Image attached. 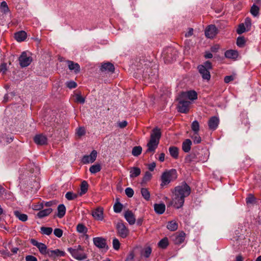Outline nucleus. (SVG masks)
Here are the masks:
<instances>
[{
	"instance_id": "dca6fc26",
	"label": "nucleus",
	"mask_w": 261,
	"mask_h": 261,
	"mask_svg": "<svg viewBox=\"0 0 261 261\" xmlns=\"http://www.w3.org/2000/svg\"><path fill=\"white\" fill-rule=\"evenodd\" d=\"M124 217L130 225L135 224L136 222V218L134 214L131 211L127 210L126 211L124 214Z\"/></svg>"
},
{
	"instance_id": "cd10ccee",
	"label": "nucleus",
	"mask_w": 261,
	"mask_h": 261,
	"mask_svg": "<svg viewBox=\"0 0 261 261\" xmlns=\"http://www.w3.org/2000/svg\"><path fill=\"white\" fill-rule=\"evenodd\" d=\"M169 151L172 157L177 159L178 156V149L177 147L171 146L169 147Z\"/></svg>"
},
{
	"instance_id": "4d7b16f0",
	"label": "nucleus",
	"mask_w": 261,
	"mask_h": 261,
	"mask_svg": "<svg viewBox=\"0 0 261 261\" xmlns=\"http://www.w3.org/2000/svg\"><path fill=\"white\" fill-rule=\"evenodd\" d=\"M134 251L132 250L129 253L125 261H134Z\"/></svg>"
},
{
	"instance_id": "79ce46f5",
	"label": "nucleus",
	"mask_w": 261,
	"mask_h": 261,
	"mask_svg": "<svg viewBox=\"0 0 261 261\" xmlns=\"http://www.w3.org/2000/svg\"><path fill=\"white\" fill-rule=\"evenodd\" d=\"M245 39L244 37H239L237 39V44L240 47H243L245 43Z\"/></svg>"
},
{
	"instance_id": "473e14b6",
	"label": "nucleus",
	"mask_w": 261,
	"mask_h": 261,
	"mask_svg": "<svg viewBox=\"0 0 261 261\" xmlns=\"http://www.w3.org/2000/svg\"><path fill=\"white\" fill-rule=\"evenodd\" d=\"M14 214L21 221L25 222L28 220V216L26 214H21L19 211H15Z\"/></svg>"
},
{
	"instance_id": "e433bc0d",
	"label": "nucleus",
	"mask_w": 261,
	"mask_h": 261,
	"mask_svg": "<svg viewBox=\"0 0 261 261\" xmlns=\"http://www.w3.org/2000/svg\"><path fill=\"white\" fill-rule=\"evenodd\" d=\"M141 193L143 197L146 200H148L150 199V193L146 188H142L141 190Z\"/></svg>"
},
{
	"instance_id": "412c9836",
	"label": "nucleus",
	"mask_w": 261,
	"mask_h": 261,
	"mask_svg": "<svg viewBox=\"0 0 261 261\" xmlns=\"http://www.w3.org/2000/svg\"><path fill=\"white\" fill-rule=\"evenodd\" d=\"M114 70L115 67L114 65L110 62L105 63L102 64L100 68V70L101 71L114 72Z\"/></svg>"
},
{
	"instance_id": "f8f14e48",
	"label": "nucleus",
	"mask_w": 261,
	"mask_h": 261,
	"mask_svg": "<svg viewBox=\"0 0 261 261\" xmlns=\"http://www.w3.org/2000/svg\"><path fill=\"white\" fill-rule=\"evenodd\" d=\"M180 95L181 98H185V99L188 98L190 100H195L197 98V94L194 90H191L187 92H182Z\"/></svg>"
},
{
	"instance_id": "680f3d73",
	"label": "nucleus",
	"mask_w": 261,
	"mask_h": 261,
	"mask_svg": "<svg viewBox=\"0 0 261 261\" xmlns=\"http://www.w3.org/2000/svg\"><path fill=\"white\" fill-rule=\"evenodd\" d=\"M76 101L81 103H84L85 101L84 97H82L80 94H76Z\"/></svg>"
},
{
	"instance_id": "9d476101",
	"label": "nucleus",
	"mask_w": 261,
	"mask_h": 261,
	"mask_svg": "<svg viewBox=\"0 0 261 261\" xmlns=\"http://www.w3.org/2000/svg\"><path fill=\"white\" fill-rule=\"evenodd\" d=\"M19 61L21 67H25L31 64L32 58L28 57L26 53L23 52L19 58Z\"/></svg>"
},
{
	"instance_id": "4c0bfd02",
	"label": "nucleus",
	"mask_w": 261,
	"mask_h": 261,
	"mask_svg": "<svg viewBox=\"0 0 261 261\" xmlns=\"http://www.w3.org/2000/svg\"><path fill=\"white\" fill-rule=\"evenodd\" d=\"M259 8L255 5H253L250 9V13L251 14L256 17L257 16L259 13Z\"/></svg>"
},
{
	"instance_id": "7c9ffc66",
	"label": "nucleus",
	"mask_w": 261,
	"mask_h": 261,
	"mask_svg": "<svg viewBox=\"0 0 261 261\" xmlns=\"http://www.w3.org/2000/svg\"><path fill=\"white\" fill-rule=\"evenodd\" d=\"M152 177V174L149 171H146L143 176L141 184L143 186L148 181H149Z\"/></svg>"
},
{
	"instance_id": "b1692460",
	"label": "nucleus",
	"mask_w": 261,
	"mask_h": 261,
	"mask_svg": "<svg viewBox=\"0 0 261 261\" xmlns=\"http://www.w3.org/2000/svg\"><path fill=\"white\" fill-rule=\"evenodd\" d=\"M192 145L191 140L187 139L182 144V149L185 152H189L190 151Z\"/></svg>"
},
{
	"instance_id": "8fccbe9b",
	"label": "nucleus",
	"mask_w": 261,
	"mask_h": 261,
	"mask_svg": "<svg viewBox=\"0 0 261 261\" xmlns=\"http://www.w3.org/2000/svg\"><path fill=\"white\" fill-rule=\"evenodd\" d=\"M193 139V141L195 143L198 144L201 142V138L199 136L198 133H194V134L193 135V137H192Z\"/></svg>"
},
{
	"instance_id": "13d9d810",
	"label": "nucleus",
	"mask_w": 261,
	"mask_h": 261,
	"mask_svg": "<svg viewBox=\"0 0 261 261\" xmlns=\"http://www.w3.org/2000/svg\"><path fill=\"white\" fill-rule=\"evenodd\" d=\"M125 194L128 197H132L134 195V191L133 190L130 188H127L125 190Z\"/></svg>"
},
{
	"instance_id": "864d4df0",
	"label": "nucleus",
	"mask_w": 261,
	"mask_h": 261,
	"mask_svg": "<svg viewBox=\"0 0 261 261\" xmlns=\"http://www.w3.org/2000/svg\"><path fill=\"white\" fill-rule=\"evenodd\" d=\"M151 253V248L150 247H147L145 248L143 252V255L146 257H148Z\"/></svg>"
},
{
	"instance_id": "f257e3e1",
	"label": "nucleus",
	"mask_w": 261,
	"mask_h": 261,
	"mask_svg": "<svg viewBox=\"0 0 261 261\" xmlns=\"http://www.w3.org/2000/svg\"><path fill=\"white\" fill-rule=\"evenodd\" d=\"M171 191L172 200L169 205H173L176 208H179L184 205L185 198L190 194L191 188L186 182H182Z\"/></svg>"
},
{
	"instance_id": "4be33fe9",
	"label": "nucleus",
	"mask_w": 261,
	"mask_h": 261,
	"mask_svg": "<svg viewBox=\"0 0 261 261\" xmlns=\"http://www.w3.org/2000/svg\"><path fill=\"white\" fill-rule=\"evenodd\" d=\"M27 36L26 32L23 31H20L14 34V37L18 42L24 41L26 39Z\"/></svg>"
},
{
	"instance_id": "4468645a",
	"label": "nucleus",
	"mask_w": 261,
	"mask_h": 261,
	"mask_svg": "<svg viewBox=\"0 0 261 261\" xmlns=\"http://www.w3.org/2000/svg\"><path fill=\"white\" fill-rule=\"evenodd\" d=\"M94 244L99 248H104L107 246L106 240L102 237H96L93 239Z\"/></svg>"
},
{
	"instance_id": "58836bf2",
	"label": "nucleus",
	"mask_w": 261,
	"mask_h": 261,
	"mask_svg": "<svg viewBox=\"0 0 261 261\" xmlns=\"http://www.w3.org/2000/svg\"><path fill=\"white\" fill-rule=\"evenodd\" d=\"M101 169L100 166L99 164L93 165L90 168V171L92 173H96L100 171Z\"/></svg>"
},
{
	"instance_id": "5fc2aeb1",
	"label": "nucleus",
	"mask_w": 261,
	"mask_h": 261,
	"mask_svg": "<svg viewBox=\"0 0 261 261\" xmlns=\"http://www.w3.org/2000/svg\"><path fill=\"white\" fill-rule=\"evenodd\" d=\"M86 133L85 129L84 127H79L76 131V135L78 137H81L82 136L85 135Z\"/></svg>"
},
{
	"instance_id": "0e129e2a",
	"label": "nucleus",
	"mask_w": 261,
	"mask_h": 261,
	"mask_svg": "<svg viewBox=\"0 0 261 261\" xmlns=\"http://www.w3.org/2000/svg\"><path fill=\"white\" fill-rule=\"evenodd\" d=\"M1 7L4 8L3 12L6 13L9 11V9L6 2L1 3Z\"/></svg>"
},
{
	"instance_id": "20e7f679",
	"label": "nucleus",
	"mask_w": 261,
	"mask_h": 261,
	"mask_svg": "<svg viewBox=\"0 0 261 261\" xmlns=\"http://www.w3.org/2000/svg\"><path fill=\"white\" fill-rule=\"evenodd\" d=\"M212 68V63L210 61H206L203 65L198 66L199 72L204 80H209L211 78L210 70Z\"/></svg>"
},
{
	"instance_id": "6e6d98bb",
	"label": "nucleus",
	"mask_w": 261,
	"mask_h": 261,
	"mask_svg": "<svg viewBox=\"0 0 261 261\" xmlns=\"http://www.w3.org/2000/svg\"><path fill=\"white\" fill-rule=\"evenodd\" d=\"M7 71V63H3L0 65V72H2L3 74H6Z\"/></svg>"
},
{
	"instance_id": "a19ab883",
	"label": "nucleus",
	"mask_w": 261,
	"mask_h": 261,
	"mask_svg": "<svg viewBox=\"0 0 261 261\" xmlns=\"http://www.w3.org/2000/svg\"><path fill=\"white\" fill-rule=\"evenodd\" d=\"M41 232L44 234L50 235L53 231V229L51 227H41Z\"/></svg>"
},
{
	"instance_id": "9b49d317",
	"label": "nucleus",
	"mask_w": 261,
	"mask_h": 261,
	"mask_svg": "<svg viewBox=\"0 0 261 261\" xmlns=\"http://www.w3.org/2000/svg\"><path fill=\"white\" fill-rule=\"evenodd\" d=\"M217 34V29L214 25H209L205 30V35L206 37L213 38Z\"/></svg>"
},
{
	"instance_id": "603ef678",
	"label": "nucleus",
	"mask_w": 261,
	"mask_h": 261,
	"mask_svg": "<svg viewBox=\"0 0 261 261\" xmlns=\"http://www.w3.org/2000/svg\"><path fill=\"white\" fill-rule=\"evenodd\" d=\"M195 158V155L194 154H191L188 155L185 158V162L187 163H190L193 161Z\"/></svg>"
},
{
	"instance_id": "bf43d9fd",
	"label": "nucleus",
	"mask_w": 261,
	"mask_h": 261,
	"mask_svg": "<svg viewBox=\"0 0 261 261\" xmlns=\"http://www.w3.org/2000/svg\"><path fill=\"white\" fill-rule=\"evenodd\" d=\"M54 233L56 237L61 238L63 234V231L60 228H56L54 231Z\"/></svg>"
},
{
	"instance_id": "c9c22d12",
	"label": "nucleus",
	"mask_w": 261,
	"mask_h": 261,
	"mask_svg": "<svg viewBox=\"0 0 261 261\" xmlns=\"http://www.w3.org/2000/svg\"><path fill=\"white\" fill-rule=\"evenodd\" d=\"M168 238L165 237L159 242L158 245L160 248L165 249L168 246Z\"/></svg>"
},
{
	"instance_id": "c03bdc74",
	"label": "nucleus",
	"mask_w": 261,
	"mask_h": 261,
	"mask_svg": "<svg viewBox=\"0 0 261 261\" xmlns=\"http://www.w3.org/2000/svg\"><path fill=\"white\" fill-rule=\"evenodd\" d=\"M65 197L68 200H73L77 197V195L76 194H74L71 192H68L65 194Z\"/></svg>"
},
{
	"instance_id": "0eeeda50",
	"label": "nucleus",
	"mask_w": 261,
	"mask_h": 261,
	"mask_svg": "<svg viewBox=\"0 0 261 261\" xmlns=\"http://www.w3.org/2000/svg\"><path fill=\"white\" fill-rule=\"evenodd\" d=\"M116 228L118 235L122 238H125L128 235L129 230L122 221L117 222Z\"/></svg>"
},
{
	"instance_id": "e2e57ef3",
	"label": "nucleus",
	"mask_w": 261,
	"mask_h": 261,
	"mask_svg": "<svg viewBox=\"0 0 261 261\" xmlns=\"http://www.w3.org/2000/svg\"><path fill=\"white\" fill-rule=\"evenodd\" d=\"M66 85L69 89L75 88L77 86L76 83L74 81L68 82L66 83Z\"/></svg>"
},
{
	"instance_id": "2f4dec72",
	"label": "nucleus",
	"mask_w": 261,
	"mask_h": 261,
	"mask_svg": "<svg viewBox=\"0 0 261 261\" xmlns=\"http://www.w3.org/2000/svg\"><path fill=\"white\" fill-rule=\"evenodd\" d=\"M167 228L170 231H175L178 228L177 223L174 221H170L168 223Z\"/></svg>"
},
{
	"instance_id": "37998d69",
	"label": "nucleus",
	"mask_w": 261,
	"mask_h": 261,
	"mask_svg": "<svg viewBox=\"0 0 261 261\" xmlns=\"http://www.w3.org/2000/svg\"><path fill=\"white\" fill-rule=\"evenodd\" d=\"M76 230L80 233H86L87 231V228L82 224H79L77 225Z\"/></svg>"
},
{
	"instance_id": "6e6552de",
	"label": "nucleus",
	"mask_w": 261,
	"mask_h": 261,
	"mask_svg": "<svg viewBox=\"0 0 261 261\" xmlns=\"http://www.w3.org/2000/svg\"><path fill=\"white\" fill-rule=\"evenodd\" d=\"M176 170H171L164 172L161 176L162 183L161 186H164L169 184L173 178V176L175 175Z\"/></svg>"
},
{
	"instance_id": "393cba45",
	"label": "nucleus",
	"mask_w": 261,
	"mask_h": 261,
	"mask_svg": "<svg viewBox=\"0 0 261 261\" xmlns=\"http://www.w3.org/2000/svg\"><path fill=\"white\" fill-rule=\"evenodd\" d=\"M155 212L158 214H162L165 211V205L164 203L154 204Z\"/></svg>"
},
{
	"instance_id": "de8ad7c7",
	"label": "nucleus",
	"mask_w": 261,
	"mask_h": 261,
	"mask_svg": "<svg viewBox=\"0 0 261 261\" xmlns=\"http://www.w3.org/2000/svg\"><path fill=\"white\" fill-rule=\"evenodd\" d=\"M120 242L117 238L113 240V247L115 250H118L120 248Z\"/></svg>"
},
{
	"instance_id": "338daca9",
	"label": "nucleus",
	"mask_w": 261,
	"mask_h": 261,
	"mask_svg": "<svg viewBox=\"0 0 261 261\" xmlns=\"http://www.w3.org/2000/svg\"><path fill=\"white\" fill-rule=\"evenodd\" d=\"M26 261H37V259L36 257L33 255H27L25 256Z\"/></svg>"
},
{
	"instance_id": "7ed1b4c3",
	"label": "nucleus",
	"mask_w": 261,
	"mask_h": 261,
	"mask_svg": "<svg viewBox=\"0 0 261 261\" xmlns=\"http://www.w3.org/2000/svg\"><path fill=\"white\" fill-rule=\"evenodd\" d=\"M161 137V132L160 128L156 127L152 131L150 135V139L147 144V149L145 153H154L159 143V140Z\"/></svg>"
},
{
	"instance_id": "72a5a7b5",
	"label": "nucleus",
	"mask_w": 261,
	"mask_h": 261,
	"mask_svg": "<svg viewBox=\"0 0 261 261\" xmlns=\"http://www.w3.org/2000/svg\"><path fill=\"white\" fill-rule=\"evenodd\" d=\"M142 148L140 146L134 147L132 151V154L135 156H139L142 152Z\"/></svg>"
},
{
	"instance_id": "f3484780",
	"label": "nucleus",
	"mask_w": 261,
	"mask_h": 261,
	"mask_svg": "<svg viewBox=\"0 0 261 261\" xmlns=\"http://www.w3.org/2000/svg\"><path fill=\"white\" fill-rule=\"evenodd\" d=\"M47 255L50 257L55 258L56 257L64 256L65 252L60 250L59 249H56L54 250H48Z\"/></svg>"
},
{
	"instance_id": "f03ea898",
	"label": "nucleus",
	"mask_w": 261,
	"mask_h": 261,
	"mask_svg": "<svg viewBox=\"0 0 261 261\" xmlns=\"http://www.w3.org/2000/svg\"><path fill=\"white\" fill-rule=\"evenodd\" d=\"M151 63L149 61L144 60H140L137 65V72L134 73V76L138 79L142 75L145 81L148 82H153L156 80L158 74L155 68L152 69L151 67Z\"/></svg>"
},
{
	"instance_id": "aec40b11",
	"label": "nucleus",
	"mask_w": 261,
	"mask_h": 261,
	"mask_svg": "<svg viewBox=\"0 0 261 261\" xmlns=\"http://www.w3.org/2000/svg\"><path fill=\"white\" fill-rule=\"evenodd\" d=\"M67 63H68L69 70H73L75 73H79L80 71V66L78 63L69 60H67Z\"/></svg>"
},
{
	"instance_id": "bb28decb",
	"label": "nucleus",
	"mask_w": 261,
	"mask_h": 261,
	"mask_svg": "<svg viewBox=\"0 0 261 261\" xmlns=\"http://www.w3.org/2000/svg\"><path fill=\"white\" fill-rule=\"evenodd\" d=\"M52 211L53 210L51 208H48L42 211H40L37 214V216L39 218H42L44 217L48 216L49 214L51 213Z\"/></svg>"
},
{
	"instance_id": "a878e982",
	"label": "nucleus",
	"mask_w": 261,
	"mask_h": 261,
	"mask_svg": "<svg viewBox=\"0 0 261 261\" xmlns=\"http://www.w3.org/2000/svg\"><path fill=\"white\" fill-rule=\"evenodd\" d=\"M129 173L130 177L134 178L138 176L141 174V170L138 167H133L130 168Z\"/></svg>"
},
{
	"instance_id": "2eb2a0df",
	"label": "nucleus",
	"mask_w": 261,
	"mask_h": 261,
	"mask_svg": "<svg viewBox=\"0 0 261 261\" xmlns=\"http://www.w3.org/2000/svg\"><path fill=\"white\" fill-rule=\"evenodd\" d=\"M219 119L217 117H212L208 122L209 128L212 130L216 129L219 124Z\"/></svg>"
},
{
	"instance_id": "39448f33",
	"label": "nucleus",
	"mask_w": 261,
	"mask_h": 261,
	"mask_svg": "<svg viewBox=\"0 0 261 261\" xmlns=\"http://www.w3.org/2000/svg\"><path fill=\"white\" fill-rule=\"evenodd\" d=\"M177 55V51L172 47L167 48L163 53L164 58L168 63L176 60Z\"/></svg>"
},
{
	"instance_id": "c85d7f7f",
	"label": "nucleus",
	"mask_w": 261,
	"mask_h": 261,
	"mask_svg": "<svg viewBox=\"0 0 261 261\" xmlns=\"http://www.w3.org/2000/svg\"><path fill=\"white\" fill-rule=\"evenodd\" d=\"M66 207L64 204H60L58 207L57 216L59 218H62L65 214Z\"/></svg>"
},
{
	"instance_id": "5701e85b",
	"label": "nucleus",
	"mask_w": 261,
	"mask_h": 261,
	"mask_svg": "<svg viewBox=\"0 0 261 261\" xmlns=\"http://www.w3.org/2000/svg\"><path fill=\"white\" fill-rule=\"evenodd\" d=\"M225 56L227 58L236 59L238 57V52L235 50H228L225 51Z\"/></svg>"
},
{
	"instance_id": "09e8293b",
	"label": "nucleus",
	"mask_w": 261,
	"mask_h": 261,
	"mask_svg": "<svg viewBox=\"0 0 261 261\" xmlns=\"http://www.w3.org/2000/svg\"><path fill=\"white\" fill-rule=\"evenodd\" d=\"M244 24V25L247 29V31H248L250 30L251 25V19L249 17H247L245 20V22L243 23Z\"/></svg>"
},
{
	"instance_id": "423d86ee",
	"label": "nucleus",
	"mask_w": 261,
	"mask_h": 261,
	"mask_svg": "<svg viewBox=\"0 0 261 261\" xmlns=\"http://www.w3.org/2000/svg\"><path fill=\"white\" fill-rule=\"evenodd\" d=\"M68 251L76 259L83 260L87 257L86 254L83 252L82 247L80 245L75 246L74 248H68Z\"/></svg>"
},
{
	"instance_id": "ddd939ff",
	"label": "nucleus",
	"mask_w": 261,
	"mask_h": 261,
	"mask_svg": "<svg viewBox=\"0 0 261 261\" xmlns=\"http://www.w3.org/2000/svg\"><path fill=\"white\" fill-rule=\"evenodd\" d=\"M34 141L37 145H43L47 144V139L45 135L38 134L34 137Z\"/></svg>"
},
{
	"instance_id": "1a4fd4ad",
	"label": "nucleus",
	"mask_w": 261,
	"mask_h": 261,
	"mask_svg": "<svg viewBox=\"0 0 261 261\" xmlns=\"http://www.w3.org/2000/svg\"><path fill=\"white\" fill-rule=\"evenodd\" d=\"M178 100L179 101L177 107L178 111L181 113H187L189 111V107L191 102L185 100V98H181L180 95L178 98Z\"/></svg>"
},
{
	"instance_id": "a211bd4d",
	"label": "nucleus",
	"mask_w": 261,
	"mask_h": 261,
	"mask_svg": "<svg viewBox=\"0 0 261 261\" xmlns=\"http://www.w3.org/2000/svg\"><path fill=\"white\" fill-rule=\"evenodd\" d=\"M92 216L96 220H102L103 219V208L98 207L92 213Z\"/></svg>"
},
{
	"instance_id": "3c124183",
	"label": "nucleus",
	"mask_w": 261,
	"mask_h": 261,
	"mask_svg": "<svg viewBox=\"0 0 261 261\" xmlns=\"http://www.w3.org/2000/svg\"><path fill=\"white\" fill-rule=\"evenodd\" d=\"M90 158V161H91V163L94 162L97 156V152L96 150H93L90 154L89 155Z\"/></svg>"
},
{
	"instance_id": "a18cd8bd",
	"label": "nucleus",
	"mask_w": 261,
	"mask_h": 261,
	"mask_svg": "<svg viewBox=\"0 0 261 261\" xmlns=\"http://www.w3.org/2000/svg\"><path fill=\"white\" fill-rule=\"evenodd\" d=\"M122 204L118 202L116 203L114 205V211L115 213H119L122 211Z\"/></svg>"
},
{
	"instance_id": "ea45409f",
	"label": "nucleus",
	"mask_w": 261,
	"mask_h": 261,
	"mask_svg": "<svg viewBox=\"0 0 261 261\" xmlns=\"http://www.w3.org/2000/svg\"><path fill=\"white\" fill-rule=\"evenodd\" d=\"M191 128L194 133H198L199 130V124L197 120L194 121L191 125Z\"/></svg>"
},
{
	"instance_id": "49530a36",
	"label": "nucleus",
	"mask_w": 261,
	"mask_h": 261,
	"mask_svg": "<svg viewBox=\"0 0 261 261\" xmlns=\"http://www.w3.org/2000/svg\"><path fill=\"white\" fill-rule=\"evenodd\" d=\"M247 31V29L244 25V23H241L239 25L238 28L237 30V32L238 34H241Z\"/></svg>"
},
{
	"instance_id": "052dcab7",
	"label": "nucleus",
	"mask_w": 261,
	"mask_h": 261,
	"mask_svg": "<svg viewBox=\"0 0 261 261\" xmlns=\"http://www.w3.org/2000/svg\"><path fill=\"white\" fill-rule=\"evenodd\" d=\"M255 198L252 194H249L246 198L247 203H253L255 202Z\"/></svg>"
},
{
	"instance_id": "c756f323",
	"label": "nucleus",
	"mask_w": 261,
	"mask_h": 261,
	"mask_svg": "<svg viewBox=\"0 0 261 261\" xmlns=\"http://www.w3.org/2000/svg\"><path fill=\"white\" fill-rule=\"evenodd\" d=\"M88 188V184L87 182L85 180L83 181L81 185V191L79 193V195L82 196L83 194H85L87 192Z\"/></svg>"
},
{
	"instance_id": "f704fd0d",
	"label": "nucleus",
	"mask_w": 261,
	"mask_h": 261,
	"mask_svg": "<svg viewBox=\"0 0 261 261\" xmlns=\"http://www.w3.org/2000/svg\"><path fill=\"white\" fill-rule=\"evenodd\" d=\"M37 248L41 253L43 254H47V252L49 249H47V247L44 244L40 243Z\"/></svg>"
},
{
	"instance_id": "69168bd1",
	"label": "nucleus",
	"mask_w": 261,
	"mask_h": 261,
	"mask_svg": "<svg viewBox=\"0 0 261 261\" xmlns=\"http://www.w3.org/2000/svg\"><path fill=\"white\" fill-rule=\"evenodd\" d=\"M234 79L233 75H228L224 77V81L225 83H228Z\"/></svg>"
},
{
	"instance_id": "774afa93",
	"label": "nucleus",
	"mask_w": 261,
	"mask_h": 261,
	"mask_svg": "<svg viewBox=\"0 0 261 261\" xmlns=\"http://www.w3.org/2000/svg\"><path fill=\"white\" fill-rule=\"evenodd\" d=\"M44 207V205L42 203L38 204V205H35L34 206V209L36 211H40L41 209H42Z\"/></svg>"
},
{
	"instance_id": "6ab92c4d",
	"label": "nucleus",
	"mask_w": 261,
	"mask_h": 261,
	"mask_svg": "<svg viewBox=\"0 0 261 261\" xmlns=\"http://www.w3.org/2000/svg\"><path fill=\"white\" fill-rule=\"evenodd\" d=\"M185 238V233L181 231L178 234L173 236V240L175 244H180L184 241Z\"/></svg>"
}]
</instances>
